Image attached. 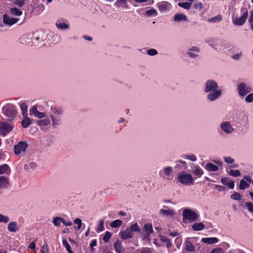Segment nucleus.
I'll list each match as a JSON object with an SVG mask.
<instances>
[{
    "label": "nucleus",
    "instance_id": "obj_1",
    "mask_svg": "<svg viewBox=\"0 0 253 253\" xmlns=\"http://www.w3.org/2000/svg\"><path fill=\"white\" fill-rule=\"evenodd\" d=\"M177 180L181 183L185 185H191L194 184L192 175L186 174L184 172H179L177 175Z\"/></svg>",
    "mask_w": 253,
    "mask_h": 253
},
{
    "label": "nucleus",
    "instance_id": "obj_2",
    "mask_svg": "<svg viewBox=\"0 0 253 253\" xmlns=\"http://www.w3.org/2000/svg\"><path fill=\"white\" fill-rule=\"evenodd\" d=\"M3 113L8 117V120H12L16 116L17 110L14 105L8 104L2 108Z\"/></svg>",
    "mask_w": 253,
    "mask_h": 253
},
{
    "label": "nucleus",
    "instance_id": "obj_3",
    "mask_svg": "<svg viewBox=\"0 0 253 253\" xmlns=\"http://www.w3.org/2000/svg\"><path fill=\"white\" fill-rule=\"evenodd\" d=\"M182 214L183 221L185 222L187 220H189L190 221H196L199 217L197 213L190 209H185L183 211Z\"/></svg>",
    "mask_w": 253,
    "mask_h": 253
},
{
    "label": "nucleus",
    "instance_id": "obj_4",
    "mask_svg": "<svg viewBox=\"0 0 253 253\" xmlns=\"http://www.w3.org/2000/svg\"><path fill=\"white\" fill-rule=\"evenodd\" d=\"M28 147V144L26 142L20 141L14 146V153L17 156H24Z\"/></svg>",
    "mask_w": 253,
    "mask_h": 253
},
{
    "label": "nucleus",
    "instance_id": "obj_5",
    "mask_svg": "<svg viewBox=\"0 0 253 253\" xmlns=\"http://www.w3.org/2000/svg\"><path fill=\"white\" fill-rule=\"evenodd\" d=\"M237 89L239 95L241 96H245L247 93L252 90V88L250 86H247L246 84L241 83L238 85Z\"/></svg>",
    "mask_w": 253,
    "mask_h": 253
},
{
    "label": "nucleus",
    "instance_id": "obj_6",
    "mask_svg": "<svg viewBox=\"0 0 253 253\" xmlns=\"http://www.w3.org/2000/svg\"><path fill=\"white\" fill-rule=\"evenodd\" d=\"M13 126L8 123L4 122L0 123V135L5 136L12 129Z\"/></svg>",
    "mask_w": 253,
    "mask_h": 253
},
{
    "label": "nucleus",
    "instance_id": "obj_7",
    "mask_svg": "<svg viewBox=\"0 0 253 253\" xmlns=\"http://www.w3.org/2000/svg\"><path fill=\"white\" fill-rule=\"evenodd\" d=\"M218 85L216 82L213 80H208L205 84L204 91L206 92L217 90Z\"/></svg>",
    "mask_w": 253,
    "mask_h": 253
},
{
    "label": "nucleus",
    "instance_id": "obj_8",
    "mask_svg": "<svg viewBox=\"0 0 253 253\" xmlns=\"http://www.w3.org/2000/svg\"><path fill=\"white\" fill-rule=\"evenodd\" d=\"M19 19L11 17L7 14H4L3 16V23L9 26L12 25L15 23L18 22Z\"/></svg>",
    "mask_w": 253,
    "mask_h": 253
},
{
    "label": "nucleus",
    "instance_id": "obj_9",
    "mask_svg": "<svg viewBox=\"0 0 253 253\" xmlns=\"http://www.w3.org/2000/svg\"><path fill=\"white\" fill-rule=\"evenodd\" d=\"M248 16V11H246V12H245L243 14V15L241 17L236 18L234 20L233 23L236 25H242L245 23Z\"/></svg>",
    "mask_w": 253,
    "mask_h": 253
},
{
    "label": "nucleus",
    "instance_id": "obj_10",
    "mask_svg": "<svg viewBox=\"0 0 253 253\" xmlns=\"http://www.w3.org/2000/svg\"><path fill=\"white\" fill-rule=\"evenodd\" d=\"M208 96V98L211 101H213L218 98L221 94V90L220 89L215 90L211 91Z\"/></svg>",
    "mask_w": 253,
    "mask_h": 253
},
{
    "label": "nucleus",
    "instance_id": "obj_11",
    "mask_svg": "<svg viewBox=\"0 0 253 253\" xmlns=\"http://www.w3.org/2000/svg\"><path fill=\"white\" fill-rule=\"evenodd\" d=\"M221 127L222 130L227 133H230L233 131V128L230 125L229 122H225L221 124Z\"/></svg>",
    "mask_w": 253,
    "mask_h": 253
},
{
    "label": "nucleus",
    "instance_id": "obj_12",
    "mask_svg": "<svg viewBox=\"0 0 253 253\" xmlns=\"http://www.w3.org/2000/svg\"><path fill=\"white\" fill-rule=\"evenodd\" d=\"M34 114L38 118L42 119L45 116V114L44 113L39 112L36 106H33L32 109L30 110V115H32Z\"/></svg>",
    "mask_w": 253,
    "mask_h": 253
},
{
    "label": "nucleus",
    "instance_id": "obj_13",
    "mask_svg": "<svg viewBox=\"0 0 253 253\" xmlns=\"http://www.w3.org/2000/svg\"><path fill=\"white\" fill-rule=\"evenodd\" d=\"M221 182L225 185L228 186L229 188L233 189L234 187V182L228 177H222Z\"/></svg>",
    "mask_w": 253,
    "mask_h": 253
},
{
    "label": "nucleus",
    "instance_id": "obj_14",
    "mask_svg": "<svg viewBox=\"0 0 253 253\" xmlns=\"http://www.w3.org/2000/svg\"><path fill=\"white\" fill-rule=\"evenodd\" d=\"M120 234L121 238L124 240L130 239L132 237V234L128 229H126L124 231L121 232Z\"/></svg>",
    "mask_w": 253,
    "mask_h": 253
},
{
    "label": "nucleus",
    "instance_id": "obj_15",
    "mask_svg": "<svg viewBox=\"0 0 253 253\" xmlns=\"http://www.w3.org/2000/svg\"><path fill=\"white\" fill-rule=\"evenodd\" d=\"M8 184V178L4 176H0V189L5 188Z\"/></svg>",
    "mask_w": 253,
    "mask_h": 253
},
{
    "label": "nucleus",
    "instance_id": "obj_16",
    "mask_svg": "<svg viewBox=\"0 0 253 253\" xmlns=\"http://www.w3.org/2000/svg\"><path fill=\"white\" fill-rule=\"evenodd\" d=\"M7 228L10 232H16L19 228L16 222H11L8 224Z\"/></svg>",
    "mask_w": 253,
    "mask_h": 253
},
{
    "label": "nucleus",
    "instance_id": "obj_17",
    "mask_svg": "<svg viewBox=\"0 0 253 253\" xmlns=\"http://www.w3.org/2000/svg\"><path fill=\"white\" fill-rule=\"evenodd\" d=\"M201 241L208 244H212L213 243H217L218 241V239L215 237H211V238H203L202 239Z\"/></svg>",
    "mask_w": 253,
    "mask_h": 253
},
{
    "label": "nucleus",
    "instance_id": "obj_18",
    "mask_svg": "<svg viewBox=\"0 0 253 253\" xmlns=\"http://www.w3.org/2000/svg\"><path fill=\"white\" fill-rule=\"evenodd\" d=\"M145 230L146 231V235L145 236V238L148 237L150 234L152 233L153 231L152 225L150 224H146L144 227Z\"/></svg>",
    "mask_w": 253,
    "mask_h": 253
},
{
    "label": "nucleus",
    "instance_id": "obj_19",
    "mask_svg": "<svg viewBox=\"0 0 253 253\" xmlns=\"http://www.w3.org/2000/svg\"><path fill=\"white\" fill-rule=\"evenodd\" d=\"M194 231H201L205 228V225L203 223H196L192 225Z\"/></svg>",
    "mask_w": 253,
    "mask_h": 253
},
{
    "label": "nucleus",
    "instance_id": "obj_20",
    "mask_svg": "<svg viewBox=\"0 0 253 253\" xmlns=\"http://www.w3.org/2000/svg\"><path fill=\"white\" fill-rule=\"evenodd\" d=\"M206 169L209 171H216L218 170V167L211 163H208L206 165Z\"/></svg>",
    "mask_w": 253,
    "mask_h": 253
},
{
    "label": "nucleus",
    "instance_id": "obj_21",
    "mask_svg": "<svg viewBox=\"0 0 253 253\" xmlns=\"http://www.w3.org/2000/svg\"><path fill=\"white\" fill-rule=\"evenodd\" d=\"M175 21L180 22L181 21H187L186 16L183 14H176L174 17Z\"/></svg>",
    "mask_w": 253,
    "mask_h": 253
},
{
    "label": "nucleus",
    "instance_id": "obj_22",
    "mask_svg": "<svg viewBox=\"0 0 253 253\" xmlns=\"http://www.w3.org/2000/svg\"><path fill=\"white\" fill-rule=\"evenodd\" d=\"M9 11L10 14L13 16H20L23 13L22 10L16 7L10 8Z\"/></svg>",
    "mask_w": 253,
    "mask_h": 253
},
{
    "label": "nucleus",
    "instance_id": "obj_23",
    "mask_svg": "<svg viewBox=\"0 0 253 253\" xmlns=\"http://www.w3.org/2000/svg\"><path fill=\"white\" fill-rule=\"evenodd\" d=\"M169 5L168 2L163 1L159 3L158 6L160 10L165 11L169 8Z\"/></svg>",
    "mask_w": 253,
    "mask_h": 253
},
{
    "label": "nucleus",
    "instance_id": "obj_24",
    "mask_svg": "<svg viewBox=\"0 0 253 253\" xmlns=\"http://www.w3.org/2000/svg\"><path fill=\"white\" fill-rule=\"evenodd\" d=\"M55 25L58 29L60 30H66L69 28V26L67 24L65 23H62L59 20H58L56 22Z\"/></svg>",
    "mask_w": 253,
    "mask_h": 253
},
{
    "label": "nucleus",
    "instance_id": "obj_25",
    "mask_svg": "<svg viewBox=\"0 0 253 253\" xmlns=\"http://www.w3.org/2000/svg\"><path fill=\"white\" fill-rule=\"evenodd\" d=\"M192 2H178V5L179 7H182L186 10H189L191 5H192Z\"/></svg>",
    "mask_w": 253,
    "mask_h": 253
},
{
    "label": "nucleus",
    "instance_id": "obj_26",
    "mask_svg": "<svg viewBox=\"0 0 253 253\" xmlns=\"http://www.w3.org/2000/svg\"><path fill=\"white\" fill-rule=\"evenodd\" d=\"M185 250L187 252H193L195 251V247L193 245V244L189 242L186 241L185 243Z\"/></svg>",
    "mask_w": 253,
    "mask_h": 253
},
{
    "label": "nucleus",
    "instance_id": "obj_27",
    "mask_svg": "<svg viewBox=\"0 0 253 253\" xmlns=\"http://www.w3.org/2000/svg\"><path fill=\"white\" fill-rule=\"evenodd\" d=\"M25 117V119L22 121L21 124L24 128H27L31 125V120L27 116Z\"/></svg>",
    "mask_w": 253,
    "mask_h": 253
},
{
    "label": "nucleus",
    "instance_id": "obj_28",
    "mask_svg": "<svg viewBox=\"0 0 253 253\" xmlns=\"http://www.w3.org/2000/svg\"><path fill=\"white\" fill-rule=\"evenodd\" d=\"M22 115L27 117L28 115V106L25 103H22L20 105Z\"/></svg>",
    "mask_w": 253,
    "mask_h": 253
},
{
    "label": "nucleus",
    "instance_id": "obj_29",
    "mask_svg": "<svg viewBox=\"0 0 253 253\" xmlns=\"http://www.w3.org/2000/svg\"><path fill=\"white\" fill-rule=\"evenodd\" d=\"M51 110L55 114L57 115H62V109L60 107H58L57 106H51Z\"/></svg>",
    "mask_w": 253,
    "mask_h": 253
},
{
    "label": "nucleus",
    "instance_id": "obj_30",
    "mask_svg": "<svg viewBox=\"0 0 253 253\" xmlns=\"http://www.w3.org/2000/svg\"><path fill=\"white\" fill-rule=\"evenodd\" d=\"M114 246L117 252L119 253H121V252H122L123 250L122 244L120 241L117 240L115 243Z\"/></svg>",
    "mask_w": 253,
    "mask_h": 253
},
{
    "label": "nucleus",
    "instance_id": "obj_31",
    "mask_svg": "<svg viewBox=\"0 0 253 253\" xmlns=\"http://www.w3.org/2000/svg\"><path fill=\"white\" fill-rule=\"evenodd\" d=\"M160 212L161 214L168 216H172L174 214V211L172 210H166L162 209Z\"/></svg>",
    "mask_w": 253,
    "mask_h": 253
},
{
    "label": "nucleus",
    "instance_id": "obj_32",
    "mask_svg": "<svg viewBox=\"0 0 253 253\" xmlns=\"http://www.w3.org/2000/svg\"><path fill=\"white\" fill-rule=\"evenodd\" d=\"M63 221V218L60 217H56L53 218V223L56 226H59L60 225V223Z\"/></svg>",
    "mask_w": 253,
    "mask_h": 253
},
{
    "label": "nucleus",
    "instance_id": "obj_33",
    "mask_svg": "<svg viewBox=\"0 0 253 253\" xmlns=\"http://www.w3.org/2000/svg\"><path fill=\"white\" fill-rule=\"evenodd\" d=\"M122 221L119 219H117L111 222L110 226L112 227L117 228L120 227L122 224Z\"/></svg>",
    "mask_w": 253,
    "mask_h": 253
},
{
    "label": "nucleus",
    "instance_id": "obj_34",
    "mask_svg": "<svg viewBox=\"0 0 253 253\" xmlns=\"http://www.w3.org/2000/svg\"><path fill=\"white\" fill-rule=\"evenodd\" d=\"M160 239L162 242H165L167 244L166 246L168 248L171 246V244L170 242V240L166 237L164 236H160Z\"/></svg>",
    "mask_w": 253,
    "mask_h": 253
},
{
    "label": "nucleus",
    "instance_id": "obj_35",
    "mask_svg": "<svg viewBox=\"0 0 253 253\" xmlns=\"http://www.w3.org/2000/svg\"><path fill=\"white\" fill-rule=\"evenodd\" d=\"M249 186V184L244 179H242L240 182L239 188L241 190H244Z\"/></svg>",
    "mask_w": 253,
    "mask_h": 253
},
{
    "label": "nucleus",
    "instance_id": "obj_36",
    "mask_svg": "<svg viewBox=\"0 0 253 253\" xmlns=\"http://www.w3.org/2000/svg\"><path fill=\"white\" fill-rule=\"evenodd\" d=\"M193 172L195 175H197L198 176H200L203 173L202 169L200 168L199 166L196 167L195 169L193 170Z\"/></svg>",
    "mask_w": 253,
    "mask_h": 253
},
{
    "label": "nucleus",
    "instance_id": "obj_37",
    "mask_svg": "<svg viewBox=\"0 0 253 253\" xmlns=\"http://www.w3.org/2000/svg\"><path fill=\"white\" fill-rule=\"evenodd\" d=\"M40 253H50L47 243H45L43 244L40 251Z\"/></svg>",
    "mask_w": 253,
    "mask_h": 253
},
{
    "label": "nucleus",
    "instance_id": "obj_38",
    "mask_svg": "<svg viewBox=\"0 0 253 253\" xmlns=\"http://www.w3.org/2000/svg\"><path fill=\"white\" fill-rule=\"evenodd\" d=\"M8 169L9 166L7 164L0 166V174L4 173Z\"/></svg>",
    "mask_w": 253,
    "mask_h": 253
},
{
    "label": "nucleus",
    "instance_id": "obj_39",
    "mask_svg": "<svg viewBox=\"0 0 253 253\" xmlns=\"http://www.w3.org/2000/svg\"><path fill=\"white\" fill-rule=\"evenodd\" d=\"M228 173H229V174H230L231 176H236V177L239 176L241 174V173L239 170H233V169H231L229 171Z\"/></svg>",
    "mask_w": 253,
    "mask_h": 253
},
{
    "label": "nucleus",
    "instance_id": "obj_40",
    "mask_svg": "<svg viewBox=\"0 0 253 253\" xmlns=\"http://www.w3.org/2000/svg\"><path fill=\"white\" fill-rule=\"evenodd\" d=\"M104 230V220L103 219H101L99 221V223L98 226V227L96 229L97 232H100Z\"/></svg>",
    "mask_w": 253,
    "mask_h": 253
},
{
    "label": "nucleus",
    "instance_id": "obj_41",
    "mask_svg": "<svg viewBox=\"0 0 253 253\" xmlns=\"http://www.w3.org/2000/svg\"><path fill=\"white\" fill-rule=\"evenodd\" d=\"M129 230L130 231L139 232L140 231V228L137 223H136L131 225Z\"/></svg>",
    "mask_w": 253,
    "mask_h": 253
},
{
    "label": "nucleus",
    "instance_id": "obj_42",
    "mask_svg": "<svg viewBox=\"0 0 253 253\" xmlns=\"http://www.w3.org/2000/svg\"><path fill=\"white\" fill-rule=\"evenodd\" d=\"M231 198L232 199H233L234 200H240L241 199V196L240 194L238 192H234L233 194H232L231 196Z\"/></svg>",
    "mask_w": 253,
    "mask_h": 253
},
{
    "label": "nucleus",
    "instance_id": "obj_43",
    "mask_svg": "<svg viewBox=\"0 0 253 253\" xmlns=\"http://www.w3.org/2000/svg\"><path fill=\"white\" fill-rule=\"evenodd\" d=\"M9 217L0 213V222L7 223L9 221Z\"/></svg>",
    "mask_w": 253,
    "mask_h": 253
},
{
    "label": "nucleus",
    "instance_id": "obj_44",
    "mask_svg": "<svg viewBox=\"0 0 253 253\" xmlns=\"http://www.w3.org/2000/svg\"><path fill=\"white\" fill-rule=\"evenodd\" d=\"M111 234L109 231H106L105 232V235L103 238V240L105 242H107L109 241V239L111 237Z\"/></svg>",
    "mask_w": 253,
    "mask_h": 253
},
{
    "label": "nucleus",
    "instance_id": "obj_45",
    "mask_svg": "<svg viewBox=\"0 0 253 253\" xmlns=\"http://www.w3.org/2000/svg\"><path fill=\"white\" fill-rule=\"evenodd\" d=\"M50 123V121L49 120H40L38 122V124L40 126H47L48 124H49Z\"/></svg>",
    "mask_w": 253,
    "mask_h": 253
},
{
    "label": "nucleus",
    "instance_id": "obj_46",
    "mask_svg": "<svg viewBox=\"0 0 253 253\" xmlns=\"http://www.w3.org/2000/svg\"><path fill=\"white\" fill-rule=\"evenodd\" d=\"M164 173L166 175H169L172 172V169L170 167H167L164 169Z\"/></svg>",
    "mask_w": 253,
    "mask_h": 253
},
{
    "label": "nucleus",
    "instance_id": "obj_47",
    "mask_svg": "<svg viewBox=\"0 0 253 253\" xmlns=\"http://www.w3.org/2000/svg\"><path fill=\"white\" fill-rule=\"evenodd\" d=\"M139 251L140 253H153L152 250L148 248H142Z\"/></svg>",
    "mask_w": 253,
    "mask_h": 253
},
{
    "label": "nucleus",
    "instance_id": "obj_48",
    "mask_svg": "<svg viewBox=\"0 0 253 253\" xmlns=\"http://www.w3.org/2000/svg\"><path fill=\"white\" fill-rule=\"evenodd\" d=\"M245 206L250 212L253 213V204L250 202H247L245 203Z\"/></svg>",
    "mask_w": 253,
    "mask_h": 253
},
{
    "label": "nucleus",
    "instance_id": "obj_49",
    "mask_svg": "<svg viewBox=\"0 0 253 253\" xmlns=\"http://www.w3.org/2000/svg\"><path fill=\"white\" fill-rule=\"evenodd\" d=\"M222 17L221 15H219L215 17H212L209 20V21L211 22H216L217 21H219L221 20Z\"/></svg>",
    "mask_w": 253,
    "mask_h": 253
},
{
    "label": "nucleus",
    "instance_id": "obj_50",
    "mask_svg": "<svg viewBox=\"0 0 253 253\" xmlns=\"http://www.w3.org/2000/svg\"><path fill=\"white\" fill-rule=\"evenodd\" d=\"M156 14L157 12L155 9L148 10L146 12V15L148 16L156 15Z\"/></svg>",
    "mask_w": 253,
    "mask_h": 253
},
{
    "label": "nucleus",
    "instance_id": "obj_51",
    "mask_svg": "<svg viewBox=\"0 0 253 253\" xmlns=\"http://www.w3.org/2000/svg\"><path fill=\"white\" fill-rule=\"evenodd\" d=\"M74 222L75 224H76L78 225L77 229L78 230H80L81 228L82 224L81 219L80 218H77L74 220Z\"/></svg>",
    "mask_w": 253,
    "mask_h": 253
},
{
    "label": "nucleus",
    "instance_id": "obj_52",
    "mask_svg": "<svg viewBox=\"0 0 253 253\" xmlns=\"http://www.w3.org/2000/svg\"><path fill=\"white\" fill-rule=\"evenodd\" d=\"M63 245L65 247L67 252H71V248L70 245L68 244L66 240H63Z\"/></svg>",
    "mask_w": 253,
    "mask_h": 253
},
{
    "label": "nucleus",
    "instance_id": "obj_53",
    "mask_svg": "<svg viewBox=\"0 0 253 253\" xmlns=\"http://www.w3.org/2000/svg\"><path fill=\"white\" fill-rule=\"evenodd\" d=\"M245 101L247 102H252L253 101V93H250L245 98Z\"/></svg>",
    "mask_w": 253,
    "mask_h": 253
},
{
    "label": "nucleus",
    "instance_id": "obj_54",
    "mask_svg": "<svg viewBox=\"0 0 253 253\" xmlns=\"http://www.w3.org/2000/svg\"><path fill=\"white\" fill-rule=\"evenodd\" d=\"M194 7L199 10H201L203 7V5L201 2H198L194 4Z\"/></svg>",
    "mask_w": 253,
    "mask_h": 253
},
{
    "label": "nucleus",
    "instance_id": "obj_55",
    "mask_svg": "<svg viewBox=\"0 0 253 253\" xmlns=\"http://www.w3.org/2000/svg\"><path fill=\"white\" fill-rule=\"evenodd\" d=\"M51 118L52 121V124H53V126H55V125H59V122L60 120L59 119L55 118L53 116H51Z\"/></svg>",
    "mask_w": 253,
    "mask_h": 253
},
{
    "label": "nucleus",
    "instance_id": "obj_56",
    "mask_svg": "<svg viewBox=\"0 0 253 253\" xmlns=\"http://www.w3.org/2000/svg\"><path fill=\"white\" fill-rule=\"evenodd\" d=\"M14 3L19 7H22L25 4L24 0H15Z\"/></svg>",
    "mask_w": 253,
    "mask_h": 253
},
{
    "label": "nucleus",
    "instance_id": "obj_57",
    "mask_svg": "<svg viewBox=\"0 0 253 253\" xmlns=\"http://www.w3.org/2000/svg\"><path fill=\"white\" fill-rule=\"evenodd\" d=\"M157 51L155 49H151L147 51V53L150 55H155L157 54Z\"/></svg>",
    "mask_w": 253,
    "mask_h": 253
},
{
    "label": "nucleus",
    "instance_id": "obj_58",
    "mask_svg": "<svg viewBox=\"0 0 253 253\" xmlns=\"http://www.w3.org/2000/svg\"><path fill=\"white\" fill-rule=\"evenodd\" d=\"M225 162L228 164H232L234 160L230 157H225L224 158Z\"/></svg>",
    "mask_w": 253,
    "mask_h": 253
},
{
    "label": "nucleus",
    "instance_id": "obj_59",
    "mask_svg": "<svg viewBox=\"0 0 253 253\" xmlns=\"http://www.w3.org/2000/svg\"><path fill=\"white\" fill-rule=\"evenodd\" d=\"M214 187L218 191L222 192L224 191L225 189V187L223 186L219 185H215Z\"/></svg>",
    "mask_w": 253,
    "mask_h": 253
},
{
    "label": "nucleus",
    "instance_id": "obj_60",
    "mask_svg": "<svg viewBox=\"0 0 253 253\" xmlns=\"http://www.w3.org/2000/svg\"><path fill=\"white\" fill-rule=\"evenodd\" d=\"M223 249L220 248H216L213 249L211 253H223Z\"/></svg>",
    "mask_w": 253,
    "mask_h": 253
},
{
    "label": "nucleus",
    "instance_id": "obj_61",
    "mask_svg": "<svg viewBox=\"0 0 253 253\" xmlns=\"http://www.w3.org/2000/svg\"><path fill=\"white\" fill-rule=\"evenodd\" d=\"M97 244L96 240H93L91 241V242L90 244V247L91 250V251H93V247L96 246Z\"/></svg>",
    "mask_w": 253,
    "mask_h": 253
},
{
    "label": "nucleus",
    "instance_id": "obj_62",
    "mask_svg": "<svg viewBox=\"0 0 253 253\" xmlns=\"http://www.w3.org/2000/svg\"><path fill=\"white\" fill-rule=\"evenodd\" d=\"M186 158L193 161V162H195L196 161V157L194 155H188L186 157Z\"/></svg>",
    "mask_w": 253,
    "mask_h": 253
},
{
    "label": "nucleus",
    "instance_id": "obj_63",
    "mask_svg": "<svg viewBox=\"0 0 253 253\" xmlns=\"http://www.w3.org/2000/svg\"><path fill=\"white\" fill-rule=\"evenodd\" d=\"M62 223H63L66 226H71L72 225V223L71 221H66L63 218V221L62 222Z\"/></svg>",
    "mask_w": 253,
    "mask_h": 253
},
{
    "label": "nucleus",
    "instance_id": "obj_64",
    "mask_svg": "<svg viewBox=\"0 0 253 253\" xmlns=\"http://www.w3.org/2000/svg\"><path fill=\"white\" fill-rule=\"evenodd\" d=\"M250 14H251V15L249 18V21L250 22H253V11H251Z\"/></svg>",
    "mask_w": 253,
    "mask_h": 253
}]
</instances>
